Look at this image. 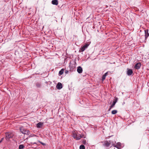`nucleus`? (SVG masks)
<instances>
[{"label":"nucleus","instance_id":"nucleus-1","mask_svg":"<svg viewBox=\"0 0 149 149\" xmlns=\"http://www.w3.org/2000/svg\"><path fill=\"white\" fill-rule=\"evenodd\" d=\"M72 136L74 139L77 140H79L81 138H83L84 135H81L76 132H74L73 133Z\"/></svg>","mask_w":149,"mask_h":149},{"label":"nucleus","instance_id":"nucleus-2","mask_svg":"<svg viewBox=\"0 0 149 149\" xmlns=\"http://www.w3.org/2000/svg\"><path fill=\"white\" fill-rule=\"evenodd\" d=\"M6 139L8 141L10 138H12L14 136V134L13 132H6Z\"/></svg>","mask_w":149,"mask_h":149},{"label":"nucleus","instance_id":"nucleus-3","mask_svg":"<svg viewBox=\"0 0 149 149\" xmlns=\"http://www.w3.org/2000/svg\"><path fill=\"white\" fill-rule=\"evenodd\" d=\"M102 143H103V145L106 147H110L111 144L110 141H105L104 142H102Z\"/></svg>","mask_w":149,"mask_h":149},{"label":"nucleus","instance_id":"nucleus-4","mask_svg":"<svg viewBox=\"0 0 149 149\" xmlns=\"http://www.w3.org/2000/svg\"><path fill=\"white\" fill-rule=\"evenodd\" d=\"M88 45H89L88 44H86L84 45L81 48L80 50L81 52H83L88 47Z\"/></svg>","mask_w":149,"mask_h":149},{"label":"nucleus","instance_id":"nucleus-5","mask_svg":"<svg viewBox=\"0 0 149 149\" xmlns=\"http://www.w3.org/2000/svg\"><path fill=\"white\" fill-rule=\"evenodd\" d=\"M141 63H136V64H135L134 66V68H135L137 70H138V69H139L140 68L141 66Z\"/></svg>","mask_w":149,"mask_h":149},{"label":"nucleus","instance_id":"nucleus-6","mask_svg":"<svg viewBox=\"0 0 149 149\" xmlns=\"http://www.w3.org/2000/svg\"><path fill=\"white\" fill-rule=\"evenodd\" d=\"M56 87L58 89H60L62 88L63 86L61 83H58Z\"/></svg>","mask_w":149,"mask_h":149},{"label":"nucleus","instance_id":"nucleus-7","mask_svg":"<svg viewBox=\"0 0 149 149\" xmlns=\"http://www.w3.org/2000/svg\"><path fill=\"white\" fill-rule=\"evenodd\" d=\"M77 72L79 73H81L82 72L83 70L81 67L80 66H79L77 67Z\"/></svg>","mask_w":149,"mask_h":149},{"label":"nucleus","instance_id":"nucleus-8","mask_svg":"<svg viewBox=\"0 0 149 149\" xmlns=\"http://www.w3.org/2000/svg\"><path fill=\"white\" fill-rule=\"evenodd\" d=\"M145 38H147L149 36V33L148 32V30L146 29L145 30Z\"/></svg>","mask_w":149,"mask_h":149},{"label":"nucleus","instance_id":"nucleus-9","mask_svg":"<svg viewBox=\"0 0 149 149\" xmlns=\"http://www.w3.org/2000/svg\"><path fill=\"white\" fill-rule=\"evenodd\" d=\"M116 147L118 149H121L122 148L121 143L119 142H118L116 145Z\"/></svg>","mask_w":149,"mask_h":149},{"label":"nucleus","instance_id":"nucleus-10","mask_svg":"<svg viewBox=\"0 0 149 149\" xmlns=\"http://www.w3.org/2000/svg\"><path fill=\"white\" fill-rule=\"evenodd\" d=\"M43 123L40 122L38 123L37 125V127L38 128H40L43 125Z\"/></svg>","mask_w":149,"mask_h":149},{"label":"nucleus","instance_id":"nucleus-11","mask_svg":"<svg viewBox=\"0 0 149 149\" xmlns=\"http://www.w3.org/2000/svg\"><path fill=\"white\" fill-rule=\"evenodd\" d=\"M132 73L133 71L132 70L130 69H128L127 72V74L128 75L130 76L132 75Z\"/></svg>","mask_w":149,"mask_h":149},{"label":"nucleus","instance_id":"nucleus-12","mask_svg":"<svg viewBox=\"0 0 149 149\" xmlns=\"http://www.w3.org/2000/svg\"><path fill=\"white\" fill-rule=\"evenodd\" d=\"M52 3L53 5H57L58 4V0H53Z\"/></svg>","mask_w":149,"mask_h":149},{"label":"nucleus","instance_id":"nucleus-13","mask_svg":"<svg viewBox=\"0 0 149 149\" xmlns=\"http://www.w3.org/2000/svg\"><path fill=\"white\" fill-rule=\"evenodd\" d=\"M116 102V101L115 100L113 102L111 106L109 109V110H110L113 107H114Z\"/></svg>","mask_w":149,"mask_h":149},{"label":"nucleus","instance_id":"nucleus-14","mask_svg":"<svg viewBox=\"0 0 149 149\" xmlns=\"http://www.w3.org/2000/svg\"><path fill=\"white\" fill-rule=\"evenodd\" d=\"M64 69L63 68L61 70H60L59 72V75H61L63 74L64 72Z\"/></svg>","mask_w":149,"mask_h":149},{"label":"nucleus","instance_id":"nucleus-15","mask_svg":"<svg viewBox=\"0 0 149 149\" xmlns=\"http://www.w3.org/2000/svg\"><path fill=\"white\" fill-rule=\"evenodd\" d=\"M36 85L37 88H40L41 86V84L39 82H37L36 84Z\"/></svg>","mask_w":149,"mask_h":149},{"label":"nucleus","instance_id":"nucleus-16","mask_svg":"<svg viewBox=\"0 0 149 149\" xmlns=\"http://www.w3.org/2000/svg\"><path fill=\"white\" fill-rule=\"evenodd\" d=\"M30 131L28 130H25L24 132L23 133L24 134H25L26 135H29L30 134Z\"/></svg>","mask_w":149,"mask_h":149},{"label":"nucleus","instance_id":"nucleus-17","mask_svg":"<svg viewBox=\"0 0 149 149\" xmlns=\"http://www.w3.org/2000/svg\"><path fill=\"white\" fill-rule=\"evenodd\" d=\"M20 130L22 134H23L25 130L22 127H21L20 128Z\"/></svg>","mask_w":149,"mask_h":149},{"label":"nucleus","instance_id":"nucleus-18","mask_svg":"<svg viewBox=\"0 0 149 149\" xmlns=\"http://www.w3.org/2000/svg\"><path fill=\"white\" fill-rule=\"evenodd\" d=\"M117 112V111L116 110H113L111 112V113L113 114H115Z\"/></svg>","mask_w":149,"mask_h":149},{"label":"nucleus","instance_id":"nucleus-19","mask_svg":"<svg viewBox=\"0 0 149 149\" xmlns=\"http://www.w3.org/2000/svg\"><path fill=\"white\" fill-rule=\"evenodd\" d=\"M24 146L23 145H20L19 146V149H24Z\"/></svg>","mask_w":149,"mask_h":149},{"label":"nucleus","instance_id":"nucleus-20","mask_svg":"<svg viewBox=\"0 0 149 149\" xmlns=\"http://www.w3.org/2000/svg\"><path fill=\"white\" fill-rule=\"evenodd\" d=\"M80 149H85V146L83 145H81L79 147Z\"/></svg>","mask_w":149,"mask_h":149},{"label":"nucleus","instance_id":"nucleus-21","mask_svg":"<svg viewBox=\"0 0 149 149\" xmlns=\"http://www.w3.org/2000/svg\"><path fill=\"white\" fill-rule=\"evenodd\" d=\"M106 77V76L104 75V74L102 76V81H103L105 79Z\"/></svg>","mask_w":149,"mask_h":149},{"label":"nucleus","instance_id":"nucleus-22","mask_svg":"<svg viewBox=\"0 0 149 149\" xmlns=\"http://www.w3.org/2000/svg\"><path fill=\"white\" fill-rule=\"evenodd\" d=\"M38 142L43 146H45V143H43L39 141H38Z\"/></svg>","mask_w":149,"mask_h":149},{"label":"nucleus","instance_id":"nucleus-23","mask_svg":"<svg viewBox=\"0 0 149 149\" xmlns=\"http://www.w3.org/2000/svg\"><path fill=\"white\" fill-rule=\"evenodd\" d=\"M83 142L84 144H86V141L85 140L83 141Z\"/></svg>","mask_w":149,"mask_h":149},{"label":"nucleus","instance_id":"nucleus-24","mask_svg":"<svg viewBox=\"0 0 149 149\" xmlns=\"http://www.w3.org/2000/svg\"><path fill=\"white\" fill-rule=\"evenodd\" d=\"M68 73V71L67 70H66L65 71V74H67Z\"/></svg>","mask_w":149,"mask_h":149},{"label":"nucleus","instance_id":"nucleus-25","mask_svg":"<svg viewBox=\"0 0 149 149\" xmlns=\"http://www.w3.org/2000/svg\"><path fill=\"white\" fill-rule=\"evenodd\" d=\"M107 74H108V72H106V73H105L104 74V75H105V76H107Z\"/></svg>","mask_w":149,"mask_h":149},{"label":"nucleus","instance_id":"nucleus-26","mask_svg":"<svg viewBox=\"0 0 149 149\" xmlns=\"http://www.w3.org/2000/svg\"><path fill=\"white\" fill-rule=\"evenodd\" d=\"M113 146L114 147H116V145L113 144Z\"/></svg>","mask_w":149,"mask_h":149},{"label":"nucleus","instance_id":"nucleus-27","mask_svg":"<svg viewBox=\"0 0 149 149\" xmlns=\"http://www.w3.org/2000/svg\"><path fill=\"white\" fill-rule=\"evenodd\" d=\"M34 136V134H33V135L31 136Z\"/></svg>","mask_w":149,"mask_h":149},{"label":"nucleus","instance_id":"nucleus-28","mask_svg":"<svg viewBox=\"0 0 149 149\" xmlns=\"http://www.w3.org/2000/svg\"><path fill=\"white\" fill-rule=\"evenodd\" d=\"M3 138H2V139H1V140H2H2H3Z\"/></svg>","mask_w":149,"mask_h":149},{"label":"nucleus","instance_id":"nucleus-29","mask_svg":"<svg viewBox=\"0 0 149 149\" xmlns=\"http://www.w3.org/2000/svg\"><path fill=\"white\" fill-rule=\"evenodd\" d=\"M36 143H33V144H36Z\"/></svg>","mask_w":149,"mask_h":149},{"label":"nucleus","instance_id":"nucleus-30","mask_svg":"<svg viewBox=\"0 0 149 149\" xmlns=\"http://www.w3.org/2000/svg\"><path fill=\"white\" fill-rule=\"evenodd\" d=\"M2 142V140H1L0 141V143H1V142Z\"/></svg>","mask_w":149,"mask_h":149}]
</instances>
